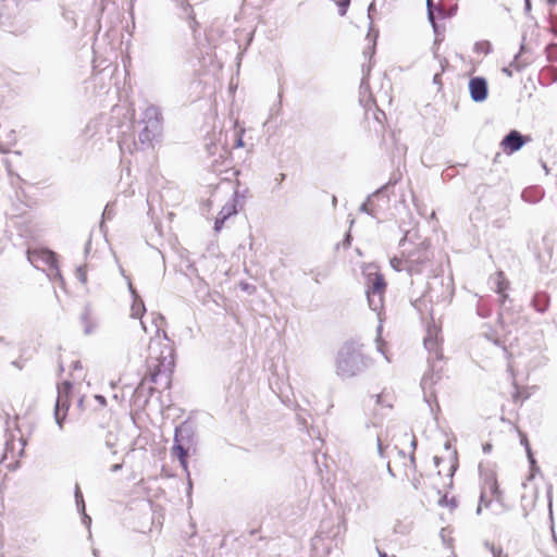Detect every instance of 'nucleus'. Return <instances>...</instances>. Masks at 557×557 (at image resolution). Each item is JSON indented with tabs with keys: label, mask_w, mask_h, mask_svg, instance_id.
Masks as SVG:
<instances>
[{
	"label": "nucleus",
	"mask_w": 557,
	"mask_h": 557,
	"mask_svg": "<svg viewBox=\"0 0 557 557\" xmlns=\"http://www.w3.org/2000/svg\"><path fill=\"white\" fill-rule=\"evenodd\" d=\"M375 437H376L377 454L381 458H385V447L383 446L382 438L379 434H376Z\"/></svg>",
	"instance_id": "nucleus-32"
},
{
	"label": "nucleus",
	"mask_w": 557,
	"mask_h": 557,
	"mask_svg": "<svg viewBox=\"0 0 557 557\" xmlns=\"http://www.w3.org/2000/svg\"><path fill=\"white\" fill-rule=\"evenodd\" d=\"M387 185H384L382 187H380L379 189H376L374 193H372L371 195H369L366 199V201L360 206L359 208V211L360 212H363V213H367L373 218H376V212L375 210L371 207L372 205V199L375 198V197H379L381 196L385 189H386Z\"/></svg>",
	"instance_id": "nucleus-18"
},
{
	"label": "nucleus",
	"mask_w": 557,
	"mask_h": 557,
	"mask_svg": "<svg viewBox=\"0 0 557 557\" xmlns=\"http://www.w3.org/2000/svg\"><path fill=\"white\" fill-rule=\"evenodd\" d=\"M128 289L133 296V305L131 308V317L134 319H141L144 313L146 312L145 304L137 294L129 278H127Z\"/></svg>",
	"instance_id": "nucleus-15"
},
{
	"label": "nucleus",
	"mask_w": 557,
	"mask_h": 557,
	"mask_svg": "<svg viewBox=\"0 0 557 557\" xmlns=\"http://www.w3.org/2000/svg\"><path fill=\"white\" fill-rule=\"evenodd\" d=\"M9 214H10L11 218H13V216H17V215L22 214V212H16V213L12 212V213H9Z\"/></svg>",
	"instance_id": "nucleus-57"
},
{
	"label": "nucleus",
	"mask_w": 557,
	"mask_h": 557,
	"mask_svg": "<svg viewBox=\"0 0 557 557\" xmlns=\"http://www.w3.org/2000/svg\"><path fill=\"white\" fill-rule=\"evenodd\" d=\"M194 430L193 426L184 422L175 428L174 443L190 446L193 444Z\"/></svg>",
	"instance_id": "nucleus-14"
},
{
	"label": "nucleus",
	"mask_w": 557,
	"mask_h": 557,
	"mask_svg": "<svg viewBox=\"0 0 557 557\" xmlns=\"http://www.w3.org/2000/svg\"><path fill=\"white\" fill-rule=\"evenodd\" d=\"M81 513L83 524H85L89 529L91 524V518L86 513V509L84 510V512Z\"/></svg>",
	"instance_id": "nucleus-37"
},
{
	"label": "nucleus",
	"mask_w": 557,
	"mask_h": 557,
	"mask_svg": "<svg viewBox=\"0 0 557 557\" xmlns=\"http://www.w3.org/2000/svg\"><path fill=\"white\" fill-rule=\"evenodd\" d=\"M479 315L485 317L486 314L479 309Z\"/></svg>",
	"instance_id": "nucleus-63"
},
{
	"label": "nucleus",
	"mask_w": 557,
	"mask_h": 557,
	"mask_svg": "<svg viewBox=\"0 0 557 557\" xmlns=\"http://www.w3.org/2000/svg\"><path fill=\"white\" fill-rule=\"evenodd\" d=\"M377 350H380L382 354H384V351L382 349V344L380 343L379 339H377Z\"/></svg>",
	"instance_id": "nucleus-55"
},
{
	"label": "nucleus",
	"mask_w": 557,
	"mask_h": 557,
	"mask_svg": "<svg viewBox=\"0 0 557 557\" xmlns=\"http://www.w3.org/2000/svg\"><path fill=\"white\" fill-rule=\"evenodd\" d=\"M531 305L535 311L544 313L549 307V296L546 293L539 292L533 296Z\"/></svg>",
	"instance_id": "nucleus-17"
},
{
	"label": "nucleus",
	"mask_w": 557,
	"mask_h": 557,
	"mask_svg": "<svg viewBox=\"0 0 557 557\" xmlns=\"http://www.w3.org/2000/svg\"><path fill=\"white\" fill-rule=\"evenodd\" d=\"M336 201H337V199H336V197L334 196V197H333V199H332V202H333V205H334V206L336 205Z\"/></svg>",
	"instance_id": "nucleus-61"
},
{
	"label": "nucleus",
	"mask_w": 557,
	"mask_h": 557,
	"mask_svg": "<svg viewBox=\"0 0 557 557\" xmlns=\"http://www.w3.org/2000/svg\"><path fill=\"white\" fill-rule=\"evenodd\" d=\"M486 490H488L491 496L494 497L495 499L499 500V498H500V491H499L496 478L494 475L486 478L485 487H484V491L481 493L480 505L476 509L478 513L481 512L482 504H485V506H488V504L491 502V500L485 502V497H486V493H487Z\"/></svg>",
	"instance_id": "nucleus-13"
},
{
	"label": "nucleus",
	"mask_w": 557,
	"mask_h": 557,
	"mask_svg": "<svg viewBox=\"0 0 557 557\" xmlns=\"http://www.w3.org/2000/svg\"><path fill=\"white\" fill-rule=\"evenodd\" d=\"M59 370H60V372H62L64 370L62 364L59 366Z\"/></svg>",
	"instance_id": "nucleus-64"
},
{
	"label": "nucleus",
	"mask_w": 557,
	"mask_h": 557,
	"mask_svg": "<svg viewBox=\"0 0 557 557\" xmlns=\"http://www.w3.org/2000/svg\"><path fill=\"white\" fill-rule=\"evenodd\" d=\"M411 484H412L413 488L418 491L420 488V486H421V479H420V476L418 478V476L413 475L412 479H411Z\"/></svg>",
	"instance_id": "nucleus-38"
},
{
	"label": "nucleus",
	"mask_w": 557,
	"mask_h": 557,
	"mask_svg": "<svg viewBox=\"0 0 557 557\" xmlns=\"http://www.w3.org/2000/svg\"><path fill=\"white\" fill-rule=\"evenodd\" d=\"M476 52H482L484 54H488L492 51V45L487 40L479 41L474 47Z\"/></svg>",
	"instance_id": "nucleus-28"
},
{
	"label": "nucleus",
	"mask_w": 557,
	"mask_h": 557,
	"mask_svg": "<svg viewBox=\"0 0 557 557\" xmlns=\"http://www.w3.org/2000/svg\"><path fill=\"white\" fill-rule=\"evenodd\" d=\"M243 134H244V129L235 131V137H236L235 147H237V148H240L244 146Z\"/></svg>",
	"instance_id": "nucleus-34"
},
{
	"label": "nucleus",
	"mask_w": 557,
	"mask_h": 557,
	"mask_svg": "<svg viewBox=\"0 0 557 557\" xmlns=\"http://www.w3.org/2000/svg\"><path fill=\"white\" fill-rule=\"evenodd\" d=\"M350 0H338L337 3L341 8L339 13L344 15L346 13V9L349 5Z\"/></svg>",
	"instance_id": "nucleus-36"
},
{
	"label": "nucleus",
	"mask_w": 557,
	"mask_h": 557,
	"mask_svg": "<svg viewBox=\"0 0 557 557\" xmlns=\"http://www.w3.org/2000/svg\"><path fill=\"white\" fill-rule=\"evenodd\" d=\"M188 449H189V446L184 445V444H177V443H174V445L172 447L173 454L178 459L187 458L188 457Z\"/></svg>",
	"instance_id": "nucleus-23"
},
{
	"label": "nucleus",
	"mask_w": 557,
	"mask_h": 557,
	"mask_svg": "<svg viewBox=\"0 0 557 557\" xmlns=\"http://www.w3.org/2000/svg\"><path fill=\"white\" fill-rule=\"evenodd\" d=\"M113 215H114V212H113L112 206L107 205L103 210L102 218L110 220L113 218Z\"/></svg>",
	"instance_id": "nucleus-35"
},
{
	"label": "nucleus",
	"mask_w": 557,
	"mask_h": 557,
	"mask_svg": "<svg viewBox=\"0 0 557 557\" xmlns=\"http://www.w3.org/2000/svg\"><path fill=\"white\" fill-rule=\"evenodd\" d=\"M187 484H188L187 493L189 494L191 492V488H193V482H191V479H190V474H187Z\"/></svg>",
	"instance_id": "nucleus-48"
},
{
	"label": "nucleus",
	"mask_w": 557,
	"mask_h": 557,
	"mask_svg": "<svg viewBox=\"0 0 557 557\" xmlns=\"http://www.w3.org/2000/svg\"><path fill=\"white\" fill-rule=\"evenodd\" d=\"M350 243H351V235H350V233H347V234L345 235V238H344L343 245H344V247H349V246H350Z\"/></svg>",
	"instance_id": "nucleus-46"
},
{
	"label": "nucleus",
	"mask_w": 557,
	"mask_h": 557,
	"mask_svg": "<svg viewBox=\"0 0 557 557\" xmlns=\"http://www.w3.org/2000/svg\"><path fill=\"white\" fill-rule=\"evenodd\" d=\"M518 59H519V53L515 55V59L510 63V66L515 67L517 71H520L522 66L519 64Z\"/></svg>",
	"instance_id": "nucleus-40"
},
{
	"label": "nucleus",
	"mask_w": 557,
	"mask_h": 557,
	"mask_svg": "<svg viewBox=\"0 0 557 557\" xmlns=\"http://www.w3.org/2000/svg\"><path fill=\"white\" fill-rule=\"evenodd\" d=\"M494 284L496 285L495 287V292L499 295L503 296V298L505 299L507 296L504 294V292L507 289L508 287V282L504 275L503 272H498L495 280H494Z\"/></svg>",
	"instance_id": "nucleus-20"
},
{
	"label": "nucleus",
	"mask_w": 557,
	"mask_h": 557,
	"mask_svg": "<svg viewBox=\"0 0 557 557\" xmlns=\"http://www.w3.org/2000/svg\"><path fill=\"white\" fill-rule=\"evenodd\" d=\"M429 18H430V21L432 22L433 26L435 27V23H434V21H433V16H432L431 11H429Z\"/></svg>",
	"instance_id": "nucleus-56"
},
{
	"label": "nucleus",
	"mask_w": 557,
	"mask_h": 557,
	"mask_svg": "<svg viewBox=\"0 0 557 557\" xmlns=\"http://www.w3.org/2000/svg\"><path fill=\"white\" fill-rule=\"evenodd\" d=\"M12 366L18 368V369H22V366L20 364L18 361H12Z\"/></svg>",
	"instance_id": "nucleus-53"
},
{
	"label": "nucleus",
	"mask_w": 557,
	"mask_h": 557,
	"mask_svg": "<svg viewBox=\"0 0 557 557\" xmlns=\"http://www.w3.org/2000/svg\"><path fill=\"white\" fill-rule=\"evenodd\" d=\"M524 2H525V10L527 11L531 10V2H530V0H524Z\"/></svg>",
	"instance_id": "nucleus-51"
},
{
	"label": "nucleus",
	"mask_w": 557,
	"mask_h": 557,
	"mask_svg": "<svg viewBox=\"0 0 557 557\" xmlns=\"http://www.w3.org/2000/svg\"><path fill=\"white\" fill-rule=\"evenodd\" d=\"M27 260L36 269H42L44 271V267L47 265L49 278H59L60 281H62V275L58 268L57 255L53 251L46 248L28 249Z\"/></svg>",
	"instance_id": "nucleus-5"
},
{
	"label": "nucleus",
	"mask_w": 557,
	"mask_h": 557,
	"mask_svg": "<svg viewBox=\"0 0 557 557\" xmlns=\"http://www.w3.org/2000/svg\"><path fill=\"white\" fill-rule=\"evenodd\" d=\"M387 472H388L392 476H394V472H393V470H392V468H391L389 462L387 463Z\"/></svg>",
	"instance_id": "nucleus-52"
},
{
	"label": "nucleus",
	"mask_w": 557,
	"mask_h": 557,
	"mask_svg": "<svg viewBox=\"0 0 557 557\" xmlns=\"http://www.w3.org/2000/svg\"><path fill=\"white\" fill-rule=\"evenodd\" d=\"M433 83L435 85L438 86V88H441L442 86V81H441V73H436L434 76H433Z\"/></svg>",
	"instance_id": "nucleus-45"
},
{
	"label": "nucleus",
	"mask_w": 557,
	"mask_h": 557,
	"mask_svg": "<svg viewBox=\"0 0 557 557\" xmlns=\"http://www.w3.org/2000/svg\"><path fill=\"white\" fill-rule=\"evenodd\" d=\"M375 12V1H372L368 8V15L372 18L373 13Z\"/></svg>",
	"instance_id": "nucleus-42"
},
{
	"label": "nucleus",
	"mask_w": 557,
	"mask_h": 557,
	"mask_svg": "<svg viewBox=\"0 0 557 557\" xmlns=\"http://www.w3.org/2000/svg\"><path fill=\"white\" fill-rule=\"evenodd\" d=\"M380 557H387L386 553H381L380 552Z\"/></svg>",
	"instance_id": "nucleus-62"
},
{
	"label": "nucleus",
	"mask_w": 557,
	"mask_h": 557,
	"mask_svg": "<svg viewBox=\"0 0 557 557\" xmlns=\"http://www.w3.org/2000/svg\"><path fill=\"white\" fill-rule=\"evenodd\" d=\"M248 288H249V285H248V284H244V285H243V289L248 290Z\"/></svg>",
	"instance_id": "nucleus-60"
},
{
	"label": "nucleus",
	"mask_w": 557,
	"mask_h": 557,
	"mask_svg": "<svg viewBox=\"0 0 557 557\" xmlns=\"http://www.w3.org/2000/svg\"><path fill=\"white\" fill-rule=\"evenodd\" d=\"M522 443L525 445V449H527V454H528V459H529V462H530L531 473H530L529 480H531L534 476V472L539 471L540 469L536 466V461H535V458L533 457V454L531 451V447H530V445L528 443V440L523 438Z\"/></svg>",
	"instance_id": "nucleus-22"
},
{
	"label": "nucleus",
	"mask_w": 557,
	"mask_h": 557,
	"mask_svg": "<svg viewBox=\"0 0 557 557\" xmlns=\"http://www.w3.org/2000/svg\"><path fill=\"white\" fill-rule=\"evenodd\" d=\"M96 398L101 403V404H106V398L101 395H97Z\"/></svg>",
	"instance_id": "nucleus-50"
},
{
	"label": "nucleus",
	"mask_w": 557,
	"mask_h": 557,
	"mask_svg": "<svg viewBox=\"0 0 557 557\" xmlns=\"http://www.w3.org/2000/svg\"><path fill=\"white\" fill-rule=\"evenodd\" d=\"M147 364L151 382L156 383L160 376L169 381L174 368L172 347L169 344L151 341Z\"/></svg>",
	"instance_id": "nucleus-3"
},
{
	"label": "nucleus",
	"mask_w": 557,
	"mask_h": 557,
	"mask_svg": "<svg viewBox=\"0 0 557 557\" xmlns=\"http://www.w3.org/2000/svg\"><path fill=\"white\" fill-rule=\"evenodd\" d=\"M224 222L222 220L215 219L214 222V231L219 232L223 227Z\"/></svg>",
	"instance_id": "nucleus-43"
},
{
	"label": "nucleus",
	"mask_w": 557,
	"mask_h": 557,
	"mask_svg": "<svg viewBox=\"0 0 557 557\" xmlns=\"http://www.w3.org/2000/svg\"><path fill=\"white\" fill-rule=\"evenodd\" d=\"M366 407L370 409L369 418L364 423L366 429H370L371 426L376 428L384 416L383 410L392 408L391 404H385L383 394H377L375 396H370L366 401Z\"/></svg>",
	"instance_id": "nucleus-8"
},
{
	"label": "nucleus",
	"mask_w": 557,
	"mask_h": 557,
	"mask_svg": "<svg viewBox=\"0 0 557 557\" xmlns=\"http://www.w3.org/2000/svg\"><path fill=\"white\" fill-rule=\"evenodd\" d=\"M386 100H384L383 102H381V104H383ZM380 104V102L377 103ZM375 108L377 109V112L375 113V120L381 123V116H385L384 112L382 110L379 109V106H375Z\"/></svg>",
	"instance_id": "nucleus-39"
},
{
	"label": "nucleus",
	"mask_w": 557,
	"mask_h": 557,
	"mask_svg": "<svg viewBox=\"0 0 557 557\" xmlns=\"http://www.w3.org/2000/svg\"><path fill=\"white\" fill-rule=\"evenodd\" d=\"M2 162H3L4 166H5L8 176L10 178L11 186L14 187V188H17L20 183L22 182V178L20 177L18 174H15L13 172L12 166H11V162H10V160L8 158H3Z\"/></svg>",
	"instance_id": "nucleus-19"
},
{
	"label": "nucleus",
	"mask_w": 557,
	"mask_h": 557,
	"mask_svg": "<svg viewBox=\"0 0 557 557\" xmlns=\"http://www.w3.org/2000/svg\"><path fill=\"white\" fill-rule=\"evenodd\" d=\"M152 322H153V324L156 326V333H157V335H159L160 332H161V327H162V325L164 323V317L161 315V314H156L153 317ZM162 334H163L164 339L169 341L166 332L164 330H162Z\"/></svg>",
	"instance_id": "nucleus-24"
},
{
	"label": "nucleus",
	"mask_w": 557,
	"mask_h": 557,
	"mask_svg": "<svg viewBox=\"0 0 557 557\" xmlns=\"http://www.w3.org/2000/svg\"><path fill=\"white\" fill-rule=\"evenodd\" d=\"M484 546L492 553L493 557H509L508 554L504 553L502 547H496L490 542H485Z\"/></svg>",
	"instance_id": "nucleus-26"
},
{
	"label": "nucleus",
	"mask_w": 557,
	"mask_h": 557,
	"mask_svg": "<svg viewBox=\"0 0 557 557\" xmlns=\"http://www.w3.org/2000/svg\"><path fill=\"white\" fill-rule=\"evenodd\" d=\"M76 276L77 278L85 284L87 282V274L84 267H78L76 270Z\"/></svg>",
	"instance_id": "nucleus-33"
},
{
	"label": "nucleus",
	"mask_w": 557,
	"mask_h": 557,
	"mask_svg": "<svg viewBox=\"0 0 557 557\" xmlns=\"http://www.w3.org/2000/svg\"><path fill=\"white\" fill-rule=\"evenodd\" d=\"M525 141L520 132L512 129L503 138L500 145L505 151L516 152L524 146Z\"/></svg>",
	"instance_id": "nucleus-11"
},
{
	"label": "nucleus",
	"mask_w": 557,
	"mask_h": 557,
	"mask_svg": "<svg viewBox=\"0 0 557 557\" xmlns=\"http://www.w3.org/2000/svg\"><path fill=\"white\" fill-rule=\"evenodd\" d=\"M180 461V465L181 467L184 469V471L186 472V474H189V471H188V463H187V458H184V459H178Z\"/></svg>",
	"instance_id": "nucleus-41"
},
{
	"label": "nucleus",
	"mask_w": 557,
	"mask_h": 557,
	"mask_svg": "<svg viewBox=\"0 0 557 557\" xmlns=\"http://www.w3.org/2000/svg\"><path fill=\"white\" fill-rule=\"evenodd\" d=\"M236 212L237 211H236L235 203L230 202V203H226L221 209V211L219 212L216 219L222 220L223 222H225L231 215L235 214Z\"/></svg>",
	"instance_id": "nucleus-21"
},
{
	"label": "nucleus",
	"mask_w": 557,
	"mask_h": 557,
	"mask_svg": "<svg viewBox=\"0 0 557 557\" xmlns=\"http://www.w3.org/2000/svg\"><path fill=\"white\" fill-rule=\"evenodd\" d=\"M386 283L384 276L379 272L367 274V298L371 310L379 315L384 306V293Z\"/></svg>",
	"instance_id": "nucleus-6"
},
{
	"label": "nucleus",
	"mask_w": 557,
	"mask_h": 557,
	"mask_svg": "<svg viewBox=\"0 0 557 557\" xmlns=\"http://www.w3.org/2000/svg\"><path fill=\"white\" fill-rule=\"evenodd\" d=\"M409 242V233H407L399 242L403 247L401 256L391 259V267L397 271H406L410 277L433 272V251L430 249V242L423 239L412 248H406Z\"/></svg>",
	"instance_id": "nucleus-1"
},
{
	"label": "nucleus",
	"mask_w": 557,
	"mask_h": 557,
	"mask_svg": "<svg viewBox=\"0 0 557 557\" xmlns=\"http://www.w3.org/2000/svg\"><path fill=\"white\" fill-rule=\"evenodd\" d=\"M81 323L85 335L95 333L98 327V321L91 315V311L88 307H86L81 314Z\"/></svg>",
	"instance_id": "nucleus-16"
},
{
	"label": "nucleus",
	"mask_w": 557,
	"mask_h": 557,
	"mask_svg": "<svg viewBox=\"0 0 557 557\" xmlns=\"http://www.w3.org/2000/svg\"><path fill=\"white\" fill-rule=\"evenodd\" d=\"M511 67L512 66H506V67H503V73H505L508 77H511L512 76V71H511Z\"/></svg>",
	"instance_id": "nucleus-47"
},
{
	"label": "nucleus",
	"mask_w": 557,
	"mask_h": 557,
	"mask_svg": "<svg viewBox=\"0 0 557 557\" xmlns=\"http://www.w3.org/2000/svg\"><path fill=\"white\" fill-rule=\"evenodd\" d=\"M535 498H536V492H534V497L529 503H527V496L522 495L521 502H522V507H523V510H524V516L528 515L527 507H530V508L534 507Z\"/></svg>",
	"instance_id": "nucleus-31"
},
{
	"label": "nucleus",
	"mask_w": 557,
	"mask_h": 557,
	"mask_svg": "<svg viewBox=\"0 0 557 557\" xmlns=\"http://www.w3.org/2000/svg\"><path fill=\"white\" fill-rule=\"evenodd\" d=\"M410 446H411L412 450L409 455V467L413 470V472H416L417 465H416L414 450L417 448V440L413 435L411 436Z\"/></svg>",
	"instance_id": "nucleus-27"
},
{
	"label": "nucleus",
	"mask_w": 557,
	"mask_h": 557,
	"mask_svg": "<svg viewBox=\"0 0 557 557\" xmlns=\"http://www.w3.org/2000/svg\"><path fill=\"white\" fill-rule=\"evenodd\" d=\"M491 450H492V444H490V443H485V444L483 445V451H484L485 454H488Z\"/></svg>",
	"instance_id": "nucleus-49"
},
{
	"label": "nucleus",
	"mask_w": 557,
	"mask_h": 557,
	"mask_svg": "<svg viewBox=\"0 0 557 557\" xmlns=\"http://www.w3.org/2000/svg\"><path fill=\"white\" fill-rule=\"evenodd\" d=\"M370 359L363 354L362 346L355 342H346L335 356V373L341 379H351L370 367Z\"/></svg>",
	"instance_id": "nucleus-2"
},
{
	"label": "nucleus",
	"mask_w": 557,
	"mask_h": 557,
	"mask_svg": "<svg viewBox=\"0 0 557 557\" xmlns=\"http://www.w3.org/2000/svg\"><path fill=\"white\" fill-rule=\"evenodd\" d=\"M83 370V366L81 363V361L76 360L72 363V373L71 375L73 376L74 380H81L82 376L81 375H76V372L77 371H82Z\"/></svg>",
	"instance_id": "nucleus-30"
},
{
	"label": "nucleus",
	"mask_w": 557,
	"mask_h": 557,
	"mask_svg": "<svg viewBox=\"0 0 557 557\" xmlns=\"http://www.w3.org/2000/svg\"><path fill=\"white\" fill-rule=\"evenodd\" d=\"M442 71H444V63H447L446 59L440 60Z\"/></svg>",
	"instance_id": "nucleus-54"
},
{
	"label": "nucleus",
	"mask_w": 557,
	"mask_h": 557,
	"mask_svg": "<svg viewBox=\"0 0 557 557\" xmlns=\"http://www.w3.org/2000/svg\"><path fill=\"white\" fill-rule=\"evenodd\" d=\"M74 496H75V502H76L77 510L79 512H84V510H85V502H84V497H83V494H82V491H81L78 484H76V486H75Z\"/></svg>",
	"instance_id": "nucleus-25"
},
{
	"label": "nucleus",
	"mask_w": 557,
	"mask_h": 557,
	"mask_svg": "<svg viewBox=\"0 0 557 557\" xmlns=\"http://www.w3.org/2000/svg\"><path fill=\"white\" fill-rule=\"evenodd\" d=\"M123 460L119 463H115L113 465L111 468H110V471L111 472H117L119 470H121L123 468Z\"/></svg>",
	"instance_id": "nucleus-44"
},
{
	"label": "nucleus",
	"mask_w": 557,
	"mask_h": 557,
	"mask_svg": "<svg viewBox=\"0 0 557 557\" xmlns=\"http://www.w3.org/2000/svg\"><path fill=\"white\" fill-rule=\"evenodd\" d=\"M470 97L474 102H482L487 98L488 87L484 77L475 76L469 81Z\"/></svg>",
	"instance_id": "nucleus-10"
},
{
	"label": "nucleus",
	"mask_w": 557,
	"mask_h": 557,
	"mask_svg": "<svg viewBox=\"0 0 557 557\" xmlns=\"http://www.w3.org/2000/svg\"><path fill=\"white\" fill-rule=\"evenodd\" d=\"M440 460L441 459L438 457H434V462H435L436 466H438Z\"/></svg>",
	"instance_id": "nucleus-58"
},
{
	"label": "nucleus",
	"mask_w": 557,
	"mask_h": 557,
	"mask_svg": "<svg viewBox=\"0 0 557 557\" xmlns=\"http://www.w3.org/2000/svg\"><path fill=\"white\" fill-rule=\"evenodd\" d=\"M73 383L69 380L58 384V395L54 405V420L59 429H63V422L67 416L70 408V399L72 394Z\"/></svg>",
	"instance_id": "nucleus-7"
},
{
	"label": "nucleus",
	"mask_w": 557,
	"mask_h": 557,
	"mask_svg": "<svg viewBox=\"0 0 557 557\" xmlns=\"http://www.w3.org/2000/svg\"><path fill=\"white\" fill-rule=\"evenodd\" d=\"M425 349L434 355V358L441 359L442 352L440 348V338H438V330L436 326L429 327L426 331V336L423 341Z\"/></svg>",
	"instance_id": "nucleus-12"
},
{
	"label": "nucleus",
	"mask_w": 557,
	"mask_h": 557,
	"mask_svg": "<svg viewBox=\"0 0 557 557\" xmlns=\"http://www.w3.org/2000/svg\"><path fill=\"white\" fill-rule=\"evenodd\" d=\"M140 324H141L143 330H144L145 332H147V327H146L145 323L141 321V322H140Z\"/></svg>",
	"instance_id": "nucleus-59"
},
{
	"label": "nucleus",
	"mask_w": 557,
	"mask_h": 557,
	"mask_svg": "<svg viewBox=\"0 0 557 557\" xmlns=\"http://www.w3.org/2000/svg\"><path fill=\"white\" fill-rule=\"evenodd\" d=\"M138 139L144 148L153 146L162 131V115L160 109L154 104H148L138 121Z\"/></svg>",
	"instance_id": "nucleus-4"
},
{
	"label": "nucleus",
	"mask_w": 557,
	"mask_h": 557,
	"mask_svg": "<svg viewBox=\"0 0 557 557\" xmlns=\"http://www.w3.org/2000/svg\"><path fill=\"white\" fill-rule=\"evenodd\" d=\"M367 76H369V73H366V75H363V77L361 79V84H360V102H363L364 101V96L368 95L367 102H371L374 106H377L379 102H383L384 100H386L387 103H391V98H389L388 92L386 90L385 91L380 90V91H377L375 94H373L370 90V85L368 83ZM364 106H368V103H364Z\"/></svg>",
	"instance_id": "nucleus-9"
},
{
	"label": "nucleus",
	"mask_w": 557,
	"mask_h": 557,
	"mask_svg": "<svg viewBox=\"0 0 557 557\" xmlns=\"http://www.w3.org/2000/svg\"><path fill=\"white\" fill-rule=\"evenodd\" d=\"M117 436L112 431H108L104 436V444L108 448L113 449L116 445Z\"/></svg>",
	"instance_id": "nucleus-29"
}]
</instances>
